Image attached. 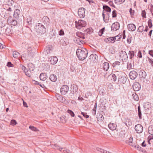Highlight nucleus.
<instances>
[{
    "mask_svg": "<svg viewBox=\"0 0 153 153\" xmlns=\"http://www.w3.org/2000/svg\"><path fill=\"white\" fill-rule=\"evenodd\" d=\"M120 62L119 61H115L112 64V66L114 68L120 67Z\"/></svg>",
    "mask_w": 153,
    "mask_h": 153,
    "instance_id": "obj_27",
    "label": "nucleus"
},
{
    "mask_svg": "<svg viewBox=\"0 0 153 153\" xmlns=\"http://www.w3.org/2000/svg\"><path fill=\"white\" fill-rule=\"evenodd\" d=\"M152 21L151 19H149V20L148 21V25H149V26L150 28H151L152 27Z\"/></svg>",
    "mask_w": 153,
    "mask_h": 153,
    "instance_id": "obj_52",
    "label": "nucleus"
},
{
    "mask_svg": "<svg viewBox=\"0 0 153 153\" xmlns=\"http://www.w3.org/2000/svg\"><path fill=\"white\" fill-rule=\"evenodd\" d=\"M33 65L31 63H30L28 65V70L33 71L34 70V68H33Z\"/></svg>",
    "mask_w": 153,
    "mask_h": 153,
    "instance_id": "obj_39",
    "label": "nucleus"
},
{
    "mask_svg": "<svg viewBox=\"0 0 153 153\" xmlns=\"http://www.w3.org/2000/svg\"><path fill=\"white\" fill-rule=\"evenodd\" d=\"M120 59L123 61V62L126 61L128 58L127 55L126 51H121L120 53Z\"/></svg>",
    "mask_w": 153,
    "mask_h": 153,
    "instance_id": "obj_7",
    "label": "nucleus"
},
{
    "mask_svg": "<svg viewBox=\"0 0 153 153\" xmlns=\"http://www.w3.org/2000/svg\"><path fill=\"white\" fill-rule=\"evenodd\" d=\"M75 22L76 27L78 29H80L82 27H85L86 25V22L82 20H79L77 23H76V21Z\"/></svg>",
    "mask_w": 153,
    "mask_h": 153,
    "instance_id": "obj_5",
    "label": "nucleus"
},
{
    "mask_svg": "<svg viewBox=\"0 0 153 153\" xmlns=\"http://www.w3.org/2000/svg\"><path fill=\"white\" fill-rule=\"evenodd\" d=\"M138 114L139 118L140 119H141L142 118V114H141V111L140 110V106H139L138 108Z\"/></svg>",
    "mask_w": 153,
    "mask_h": 153,
    "instance_id": "obj_42",
    "label": "nucleus"
},
{
    "mask_svg": "<svg viewBox=\"0 0 153 153\" xmlns=\"http://www.w3.org/2000/svg\"><path fill=\"white\" fill-rule=\"evenodd\" d=\"M46 28L45 26L41 23L37 24L35 27L36 31L41 34L44 33L46 32Z\"/></svg>",
    "mask_w": 153,
    "mask_h": 153,
    "instance_id": "obj_4",
    "label": "nucleus"
},
{
    "mask_svg": "<svg viewBox=\"0 0 153 153\" xmlns=\"http://www.w3.org/2000/svg\"><path fill=\"white\" fill-rule=\"evenodd\" d=\"M59 34L60 36L63 35L64 34V31L62 30H61L59 31Z\"/></svg>",
    "mask_w": 153,
    "mask_h": 153,
    "instance_id": "obj_63",
    "label": "nucleus"
},
{
    "mask_svg": "<svg viewBox=\"0 0 153 153\" xmlns=\"http://www.w3.org/2000/svg\"><path fill=\"white\" fill-rule=\"evenodd\" d=\"M7 5L8 6H10L11 5H16V3L13 0H8L7 2Z\"/></svg>",
    "mask_w": 153,
    "mask_h": 153,
    "instance_id": "obj_34",
    "label": "nucleus"
},
{
    "mask_svg": "<svg viewBox=\"0 0 153 153\" xmlns=\"http://www.w3.org/2000/svg\"><path fill=\"white\" fill-rule=\"evenodd\" d=\"M128 54L130 56V59H131L134 55V52L133 51H129Z\"/></svg>",
    "mask_w": 153,
    "mask_h": 153,
    "instance_id": "obj_41",
    "label": "nucleus"
},
{
    "mask_svg": "<svg viewBox=\"0 0 153 153\" xmlns=\"http://www.w3.org/2000/svg\"><path fill=\"white\" fill-rule=\"evenodd\" d=\"M40 79L43 81L45 80L47 78V75L46 73H42L39 76Z\"/></svg>",
    "mask_w": 153,
    "mask_h": 153,
    "instance_id": "obj_22",
    "label": "nucleus"
},
{
    "mask_svg": "<svg viewBox=\"0 0 153 153\" xmlns=\"http://www.w3.org/2000/svg\"><path fill=\"white\" fill-rule=\"evenodd\" d=\"M48 61L50 62L51 64H55L57 63L58 59L56 56L51 57L48 59Z\"/></svg>",
    "mask_w": 153,
    "mask_h": 153,
    "instance_id": "obj_16",
    "label": "nucleus"
},
{
    "mask_svg": "<svg viewBox=\"0 0 153 153\" xmlns=\"http://www.w3.org/2000/svg\"><path fill=\"white\" fill-rule=\"evenodd\" d=\"M143 127L140 124H138L136 125L135 127V129L138 133H140L143 131Z\"/></svg>",
    "mask_w": 153,
    "mask_h": 153,
    "instance_id": "obj_13",
    "label": "nucleus"
},
{
    "mask_svg": "<svg viewBox=\"0 0 153 153\" xmlns=\"http://www.w3.org/2000/svg\"><path fill=\"white\" fill-rule=\"evenodd\" d=\"M119 37V35L114 37H111L105 39V41L108 43H113L115 42V40H116V37Z\"/></svg>",
    "mask_w": 153,
    "mask_h": 153,
    "instance_id": "obj_10",
    "label": "nucleus"
},
{
    "mask_svg": "<svg viewBox=\"0 0 153 153\" xmlns=\"http://www.w3.org/2000/svg\"><path fill=\"white\" fill-rule=\"evenodd\" d=\"M52 52V47L50 46H48L46 48V50L45 51V53H46L48 54L51 53Z\"/></svg>",
    "mask_w": 153,
    "mask_h": 153,
    "instance_id": "obj_31",
    "label": "nucleus"
},
{
    "mask_svg": "<svg viewBox=\"0 0 153 153\" xmlns=\"http://www.w3.org/2000/svg\"><path fill=\"white\" fill-rule=\"evenodd\" d=\"M149 53L151 56L153 57V50H151L149 51Z\"/></svg>",
    "mask_w": 153,
    "mask_h": 153,
    "instance_id": "obj_64",
    "label": "nucleus"
},
{
    "mask_svg": "<svg viewBox=\"0 0 153 153\" xmlns=\"http://www.w3.org/2000/svg\"><path fill=\"white\" fill-rule=\"evenodd\" d=\"M148 132L151 135H153V126H151L148 128Z\"/></svg>",
    "mask_w": 153,
    "mask_h": 153,
    "instance_id": "obj_36",
    "label": "nucleus"
},
{
    "mask_svg": "<svg viewBox=\"0 0 153 153\" xmlns=\"http://www.w3.org/2000/svg\"><path fill=\"white\" fill-rule=\"evenodd\" d=\"M11 123L12 125H15L17 123L15 120H12L11 121Z\"/></svg>",
    "mask_w": 153,
    "mask_h": 153,
    "instance_id": "obj_61",
    "label": "nucleus"
},
{
    "mask_svg": "<svg viewBox=\"0 0 153 153\" xmlns=\"http://www.w3.org/2000/svg\"><path fill=\"white\" fill-rule=\"evenodd\" d=\"M125 0H114L115 4H120L123 3Z\"/></svg>",
    "mask_w": 153,
    "mask_h": 153,
    "instance_id": "obj_45",
    "label": "nucleus"
},
{
    "mask_svg": "<svg viewBox=\"0 0 153 153\" xmlns=\"http://www.w3.org/2000/svg\"><path fill=\"white\" fill-rule=\"evenodd\" d=\"M85 9L84 8H79L78 10V14L80 18H83L85 16Z\"/></svg>",
    "mask_w": 153,
    "mask_h": 153,
    "instance_id": "obj_8",
    "label": "nucleus"
},
{
    "mask_svg": "<svg viewBox=\"0 0 153 153\" xmlns=\"http://www.w3.org/2000/svg\"><path fill=\"white\" fill-rule=\"evenodd\" d=\"M67 112L72 117H74V116L75 114L72 111L70 110H68Z\"/></svg>",
    "mask_w": 153,
    "mask_h": 153,
    "instance_id": "obj_55",
    "label": "nucleus"
},
{
    "mask_svg": "<svg viewBox=\"0 0 153 153\" xmlns=\"http://www.w3.org/2000/svg\"><path fill=\"white\" fill-rule=\"evenodd\" d=\"M140 85L138 82H135L133 85V88L135 91H138L140 88Z\"/></svg>",
    "mask_w": 153,
    "mask_h": 153,
    "instance_id": "obj_17",
    "label": "nucleus"
},
{
    "mask_svg": "<svg viewBox=\"0 0 153 153\" xmlns=\"http://www.w3.org/2000/svg\"><path fill=\"white\" fill-rule=\"evenodd\" d=\"M69 89V87L66 85H62L60 88V93L61 94L65 95L68 91Z\"/></svg>",
    "mask_w": 153,
    "mask_h": 153,
    "instance_id": "obj_6",
    "label": "nucleus"
},
{
    "mask_svg": "<svg viewBox=\"0 0 153 153\" xmlns=\"http://www.w3.org/2000/svg\"><path fill=\"white\" fill-rule=\"evenodd\" d=\"M108 127L110 130L113 131L116 129L117 125L115 124L110 123L108 125Z\"/></svg>",
    "mask_w": 153,
    "mask_h": 153,
    "instance_id": "obj_20",
    "label": "nucleus"
},
{
    "mask_svg": "<svg viewBox=\"0 0 153 153\" xmlns=\"http://www.w3.org/2000/svg\"><path fill=\"white\" fill-rule=\"evenodd\" d=\"M98 121H101L104 119L103 116L100 114H97V117Z\"/></svg>",
    "mask_w": 153,
    "mask_h": 153,
    "instance_id": "obj_26",
    "label": "nucleus"
},
{
    "mask_svg": "<svg viewBox=\"0 0 153 153\" xmlns=\"http://www.w3.org/2000/svg\"><path fill=\"white\" fill-rule=\"evenodd\" d=\"M13 53V56L15 58H17L20 56L19 53L17 51H14Z\"/></svg>",
    "mask_w": 153,
    "mask_h": 153,
    "instance_id": "obj_37",
    "label": "nucleus"
},
{
    "mask_svg": "<svg viewBox=\"0 0 153 153\" xmlns=\"http://www.w3.org/2000/svg\"><path fill=\"white\" fill-rule=\"evenodd\" d=\"M42 21L46 27L48 28L49 25L50 23L49 18L47 16H44L42 18Z\"/></svg>",
    "mask_w": 153,
    "mask_h": 153,
    "instance_id": "obj_11",
    "label": "nucleus"
},
{
    "mask_svg": "<svg viewBox=\"0 0 153 153\" xmlns=\"http://www.w3.org/2000/svg\"><path fill=\"white\" fill-rule=\"evenodd\" d=\"M108 4H109L111 6H112L113 7H115V5H114L113 2L112 1H109L108 2Z\"/></svg>",
    "mask_w": 153,
    "mask_h": 153,
    "instance_id": "obj_62",
    "label": "nucleus"
},
{
    "mask_svg": "<svg viewBox=\"0 0 153 153\" xmlns=\"http://www.w3.org/2000/svg\"><path fill=\"white\" fill-rule=\"evenodd\" d=\"M127 80V78L124 76H121L120 78H119L118 81L119 82L123 84L125 83Z\"/></svg>",
    "mask_w": 153,
    "mask_h": 153,
    "instance_id": "obj_19",
    "label": "nucleus"
},
{
    "mask_svg": "<svg viewBox=\"0 0 153 153\" xmlns=\"http://www.w3.org/2000/svg\"><path fill=\"white\" fill-rule=\"evenodd\" d=\"M134 66V62L131 60L130 62H128L127 65V68L128 69H131L133 68Z\"/></svg>",
    "mask_w": 153,
    "mask_h": 153,
    "instance_id": "obj_21",
    "label": "nucleus"
},
{
    "mask_svg": "<svg viewBox=\"0 0 153 153\" xmlns=\"http://www.w3.org/2000/svg\"><path fill=\"white\" fill-rule=\"evenodd\" d=\"M27 22L29 25H31L32 24V19L30 17L27 19Z\"/></svg>",
    "mask_w": 153,
    "mask_h": 153,
    "instance_id": "obj_56",
    "label": "nucleus"
},
{
    "mask_svg": "<svg viewBox=\"0 0 153 153\" xmlns=\"http://www.w3.org/2000/svg\"><path fill=\"white\" fill-rule=\"evenodd\" d=\"M117 79V76L115 75L114 74H112V77L111 78V80H113L114 82H115Z\"/></svg>",
    "mask_w": 153,
    "mask_h": 153,
    "instance_id": "obj_53",
    "label": "nucleus"
},
{
    "mask_svg": "<svg viewBox=\"0 0 153 153\" xmlns=\"http://www.w3.org/2000/svg\"><path fill=\"white\" fill-rule=\"evenodd\" d=\"M77 36L79 38L84 39L85 37H84V34L82 32H78L76 33Z\"/></svg>",
    "mask_w": 153,
    "mask_h": 153,
    "instance_id": "obj_35",
    "label": "nucleus"
},
{
    "mask_svg": "<svg viewBox=\"0 0 153 153\" xmlns=\"http://www.w3.org/2000/svg\"><path fill=\"white\" fill-rule=\"evenodd\" d=\"M127 27L129 30L134 31L136 29L135 25L133 24H130L127 25Z\"/></svg>",
    "mask_w": 153,
    "mask_h": 153,
    "instance_id": "obj_18",
    "label": "nucleus"
},
{
    "mask_svg": "<svg viewBox=\"0 0 153 153\" xmlns=\"http://www.w3.org/2000/svg\"><path fill=\"white\" fill-rule=\"evenodd\" d=\"M7 22L9 24L13 26L16 25L17 23L16 21L13 19L11 16H9L8 17Z\"/></svg>",
    "mask_w": 153,
    "mask_h": 153,
    "instance_id": "obj_12",
    "label": "nucleus"
},
{
    "mask_svg": "<svg viewBox=\"0 0 153 153\" xmlns=\"http://www.w3.org/2000/svg\"><path fill=\"white\" fill-rule=\"evenodd\" d=\"M144 107L146 110H149L151 108V105L150 103L147 102L144 105Z\"/></svg>",
    "mask_w": 153,
    "mask_h": 153,
    "instance_id": "obj_30",
    "label": "nucleus"
},
{
    "mask_svg": "<svg viewBox=\"0 0 153 153\" xmlns=\"http://www.w3.org/2000/svg\"><path fill=\"white\" fill-rule=\"evenodd\" d=\"M137 75V74L136 71H131L129 74V77L132 80H134L136 79Z\"/></svg>",
    "mask_w": 153,
    "mask_h": 153,
    "instance_id": "obj_14",
    "label": "nucleus"
},
{
    "mask_svg": "<svg viewBox=\"0 0 153 153\" xmlns=\"http://www.w3.org/2000/svg\"><path fill=\"white\" fill-rule=\"evenodd\" d=\"M135 148H136V149H137V150L142 151V152H143V149L141 147L139 146L138 145L136 144L135 146Z\"/></svg>",
    "mask_w": 153,
    "mask_h": 153,
    "instance_id": "obj_49",
    "label": "nucleus"
},
{
    "mask_svg": "<svg viewBox=\"0 0 153 153\" xmlns=\"http://www.w3.org/2000/svg\"><path fill=\"white\" fill-rule=\"evenodd\" d=\"M141 15H142V16L144 18H146V11L145 10L142 11Z\"/></svg>",
    "mask_w": 153,
    "mask_h": 153,
    "instance_id": "obj_58",
    "label": "nucleus"
},
{
    "mask_svg": "<svg viewBox=\"0 0 153 153\" xmlns=\"http://www.w3.org/2000/svg\"><path fill=\"white\" fill-rule=\"evenodd\" d=\"M49 79L51 81L55 82L57 80V77L56 75L51 74L50 75Z\"/></svg>",
    "mask_w": 153,
    "mask_h": 153,
    "instance_id": "obj_24",
    "label": "nucleus"
},
{
    "mask_svg": "<svg viewBox=\"0 0 153 153\" xmlns=\"http://www.w3.org/2000/svg\"><path fill=\"white\" fill-rule=\"evenodd\" d=\"M96 55H94V54H91L90 56L89 59L92 60L93 59H96Z\"/></svg>",
    "mask_w": 153,
    "mask_h": 153,
    "instance_id": "obj_57",
    "label": "nucleus"
},
{
    "mask_svg": "<svg viewBox=\"0 0 153 153\" xmlns=\"http://www.w3.org/2000/svg\"><path fill=\"white\" fill-rule=\"evenodd\" d=\"M76 54L79 59L83 60L87 57L88 51L85 48H82L77 50Z\"/></svg>",
    "mask_w": 153,
    "mask_h": 153,
    "instance_id": "obj_1",
    "label": "nucleus"
},
{
    "mask_svg": "<svg viewBox=\"0 0 153 153\" xmlns=\"http://www.w3.org/2000/svg\"><path fill=\"white\" fill-rule=\"evenodd\" d=\"M81 114L83 115V116L84 117L86 118H88L89 117V116L87 115L86 113H85L83 112H81Z\"/></svg>",
    "mask_w": 153,
    "mask_h": 153,
    "instance_id": "obj_60",
    "label": "nucleus"
},
{
    "mask_svg": "<svg viewBox=\"0 0 153 153\" xmlns=\"http://www.w3.org/2000/svg\"><path fill=\"white\" fill-rule=\"evenodd\" d=\"M103 9L107 12H110L111 11V8L108 6L104 5L103 6Z\"/></svg>",
    "mask_w": 153,
    "mask_h": 153,
    "instance_id": "obj_40",
    "label": "nucleus"
},
{
    "mask_svg": "<svg viewBox=\"0 0 153 153\" xmlns=\"http://www.w3.org/2000/svg\"><path fill=\"white\" fill-rule=\"evenodd\" d=\"M29 128L33 131H39V130L36 128L35 127L33 126H30Z\"/></svg>",
    "mask_w": 153,
    "mask_h": 153,
    "instance_id": "obj_47",
    "label": "nucleus"
},
{
    "mask_svg": "<svg viewBox=\"0 0 153 153\" xmlns=\"http://www.w3.org/2000/svg\"><path fill=\"white\" fill-rule=\"evenodd\" d=\"M147 59H146V60H147L149 63L151 65V66L153 67V59H151L148 57H147Z\"/></svg>",
    "mask_w": 153,
    "mask_h": 153,
    "instance_id": "obj_43",
    "label": "nucleus"
},
{
    "mask_svg": "<svg viewBox=\"0 0 153 153\" xmlns=\"http://www.w3.org/2000/svg\"><path fill=\"white\" fill-rule=\"evenodd\" d=\"M132 141L133 138L132 137H131L129 138V140H127L126 141V143L127 144H129V143H132Z\"/></svg>",
    "mask_w": 153,
    "mask_h": 153,
    "instance_id": "obj_54",
    "label": "nucleus"
},
{
    "mask_svg": "<svg viewBox=\"0 0 153 153\" xmlns=\"http://www.w3.org/2000/svg\"><path fill=\"white\" fill-rule=\"evenodd\" d=\"M59 99H60V102H65V101H66V100L65 99L64 97H62V96H59Z\"/></svg>",
    "mask_w": 153,
    "mask_h": 153,
    "instance_id": "obj_50",
    "label": "nucleus"
},
{
    "mask_svg": "<svg viewBox=\"0 0 153 153\" xmlns=\"http://www.w3.org/2000/svg\"><path fill=\"white\" fill-rule=\"evenodd\" d=\"M112 16L113 18L116 17L117 16V13L116 10H114L113 11Z\"/></svg>",
    "mask_w": 153,
    "mask_h": 153,
    "instance_id": "obj_59",
    "label": "nucleus"
},
{
    "mask_svg": "<svg viewBox=\"0 0 153 153\" xmlns=\"http://www.w3.org/2000/svg\"><path fill=\"white\" fill-rule=\"evenodd\" d=\"M120 27L119 23L117 22H116L113 23L111 26V30L116 31L119 29Z\"/></svg>",
    "mask_w": 153,
    "mask_h": 153,
    "instance_id": "obj_9",
    "label": "nucleus"
},
{
    "mask_svg": "<svg viewBox=\"0 0 153 153\" xmlns=\"http://www.w3.org/2000/svg\"><path fill=\"white\" fill-rule=\"evenodd\" d=\"M8 7L7 9V10L9 11H13L16 8V5H11L10 6H8Z\"/></svg>",
    "mask_w": 153,
    "mask_h": 153,
    "instance_id": "obj_25",
    "label": "nucleus"
},
{
    "mask_svg": "<svg viewBox=\"0 0 153 153\" xmlns=\"http://www.w3.org/2000/svg\"><path fill=\"white\" fill-rule=\"evenodd\" d=\"M26 47L28 54L27 58L28 59H30L35 55L36 50L32 46L30 45H27Z\"/></svg>",
    "mask_w": 153,
    "mask_h": 153,
    "instance_id": "obj_2",
    "label": "nucleus"
},
{
    "mask_svg": "<svg viewBox=\"0 0 153 153\" xmlns=\"http://www.w3.org/2000/svg\"><path fill=\"white\" fill-rule=\"evenodd\" d=\"M132 122L131 120L129 119H127L126 120V124L127 125L131 126L132 125Z\"/></svg>",
    "mask_w": 153,
    "mask_h": 153,
    "instance_id": "obj_51",
    "label": "nucleus"
},
{
    "mask_svg": "<svg viewBox=\"0 0 153 153\" xmlns=\"http://www.w3.org/2000/svg\"><path fill=\"white\" fill-rule=\"evenodd\" d=\"M78 91V88L77 86L75 85H72L71 92L74 94H76Z\"/></svg>",
    "mask_w": 153,
    "mask_h": 153,
    "instance_id": "obj_23",
    "label": "nucleus"
},
{
    "mask_svg": "<svg viewBox=\"0 0 153 153\" xmlns=\"http://www.w3.org/2000/svg\"><path fill=\"white\" fill-rule=\"evenodd\" d=\"M52 147L55 149H57L60 151L63 152L64 153H71L72 152L73 147L71 146V149H67L65 148H62L57 144H54L52 145Z\"/></svg>",
    "mask_w": 153,
    "mask_h": 153,
    "instance_id": "obj_3",
    "label": "nucleus"
},
{
    "mask_svg": "<svg viewBox=\"0 0 153 153\" xmlns=\"http://www.w3.org/2000/svg\"><path fill=\"white\" fill-rule=\"evenodd\" d=\"M105 27H104L99 30L98 32V34L100 36H101L102 35L103 33Z\"/></svg>",
    "mask_w": 153,
    "mask_h": 153,
    "instance_id": "obj_48",
    "label": "nucleus"
},
{
    "mask_svg": "<svg viewBox=\"0 0 153 153\" xmlns=\"http://www.w3.org/2000/svg\"><path fill=\"white\" fill-rule=\"evenodd\" d=\"M139 75L141 78H145L146 76V73L144 71H141L139 72Z\"/></svg>",
    "mask_w": 153,
    "mask_h": 153,
    "instance_id": "obj_28",
    "label": "nucleus"
},
{
    "mask_svg": "<svg viewBox=\"0 0 153 153\" xmlns=\"http://www.w3.org/2000/svg\"><path fill=\"white\" fill-rule=\"evenodd\" d=\"M109 67V63L107 62H105L103 64V69L105 71H107Z\"/></svg>",
    "mask_w": 153,
    "mask_h": 153,
    "instance_id": "obj_29",
    "label": "nucleus"
},
{
    "mask_svg": "<svg viewBox=\"0 0 153 153\" xmlns=\"http://www.w3.org/2000/svg\"><path fill=\"white\" fill-rule=\"evenodd\" d=\"M97 107V103H95L94 107L93 109L91 111L93 115H95L96 113Z\"/></svg>",
    "mask_w": 153,
    "mask_h": 153,
    "instance_id": "obj_33",
    "label": "nucleus"
},
{
    "mask_svg": "<svg viewBox=\"0 0 153 153\" xmlns=\"http://www.w3.org/2000/svg\"><path fill=\"white\" fill-rule=\"evenodd\" d=\"M144 27L143 26H140L137 30V31L139 32H142L144 30Z\"/></svg>",
    "mask_w": 153,
    "mask_h": 153,
    "instance_id": "obj_46",
    "label": "nucleus"
},
{
    "mask_svg": "<svg viewBox=\"0 0 153 153\" xmlns=\"http://www.w3.org/2000/svg\"><path fill=\"white\" fill-rule=\"evenodd\" d=\"M132 96L134 100L137 101L138 100L139 98L138 96L135 93H133Z\"/></svg>",
    "mask_w": 153,
    "mask_h": 153,
    "instance_id": "obj_38",
    "label": "nucleus"
},
{
    "mask_svg": "<svg viewBox=\"0 0 153 153\" xmlns=\"http://www.w3.org/2000/svg\"><path fill=\"white\" fill-rule=\"evenodd\" d=\"M31 71H30L29 70H27L26 71H25V72H24L26 76H28L29 77H30L32 75V73Z\"/></svg>",
    "mask_w": 153,
    "mask_h": 153,
    "instance_id": "obj_32",
    "label": "nucleus"
},
{
    "mask_svg": "<svg viewBox=\"0 0 153 153\" xmlns=\"http://www.w3.org/2000/svg\"><path fill=\"white\" fill-rule=\"evenodd\" d=\"M14 11L13 17L16 19H18L19 17L20 14V11L17 8Z\"/></svg>",
    "mask_w": 153,
    "mask_h": 153,
    "instance_id": "obj_15",
    "label": "nucleus"
},
{
    "mask_svg": "<svg viewBox=\"0 0 153 153\" xmlns=\"http://www.w3.org/2000/svg\"><path fill=\"white\" fill-rule=\"evenodd\" d=\"M3 29L4 30L5 29V32L6 34H9L11 32L10 29V27H7L6 28L4 27Z\"/></svg>",
    "mask_w": 153,
    "mask_h": 153,
    "instance_id": "obj_44",
    "label": "nucleus"
}]
</instances>
